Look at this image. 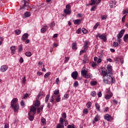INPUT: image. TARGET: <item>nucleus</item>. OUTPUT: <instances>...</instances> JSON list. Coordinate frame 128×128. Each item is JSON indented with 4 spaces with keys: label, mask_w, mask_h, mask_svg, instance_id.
Here are the masks:
<instances>
[{
    "label": "nucleus",
    "mask_w": 128,
    "mask_h": 128,
    "mask_svg": "<svg viewBox=\"0 0 128 128\" xmlns=\"http://www.w3.org/2000/svg\"><path fill=\"white\" fill-rule=\"evenodd\" d=\"M102 73L103 76L102 78L104 84H110L116 82V80L110 76L112 74V66L108 65L107 70H102Z\"/></svg>",
    "instance_id": "f257e3e1"
},
{
    "label": "nucleus",
    "mask_w": 128,
    "mask_h": 128,
    "mask_svg": "<svg viewBox=\"0 0 128 128\" xmlns=\"http://www.w3.org/2000/svg\"><path fill=\"white\" fill-rule=\"evenodd\" d=\"M11 106L14 112H16L18 110L20 105L18 104V98H14L12 100Z\"/></svg>",
    "instance_id": "f03ea898"
},
{
    "label": "nucleus",
    "mask_w": 128,
    "mask_h": 128,
    "mask_svg": "<svg viewBox=\"0 0 128 128\" xmlns=\"http://www.w3.org/2000/svg\"><path fill=\"white\" fill-rule=\"evenodd\" d=\"M52 98H54L56 100V102H60V94H53Z\"/></svg>",
    "instance_id": "7ed1b4c3"
},
{
    "label": "nucleus",
    "mask_w": 128,
    "mask_h": 128,
    "mask_svg": "<svg viewBox=\"0 0 128 128\" xmlns=\"http://www.w3.org/2000/svg\"><path fill=\"white\" fill-rule=\"evenodd\" d=\"M28 8V3L26 1H24L23 6L20 7V10H26Z\"/></svg>",
    "instance_id": "20e7f679"
},
{
    "label": "nucleus",
    "mask_w": 128,
    "mask_h": 128,
    "mask_svg": "<svg viewBox=\"0 0 128 128\" xmlns=\"http://www.w3.org/2000/svg\"><path fill=\"white\" fill-rule=\"evenodd\" d=\"M78 73L76 71L74 72L71 74V76L74 80H76L78 78Z\"/></svg>",
    "instance_id": "39448f33"
},
{
    "label": "nucleus",
    "mask_w": 128,
    "mask_h": 128,
    "mask_svg": "<svg viewBox=\"0 0 128 128\" xmlns=\"http://www.w3.org/2000/svg\"><path fill=\"white\" fill-rule=\"evenodd\" d=\"M8 66L3 65L1 66L0 70H1L2 72H6V70H8Z\"/></svg>",
    "instance_id": "423d86ee"
},
{
    "label": "nucleus",
    "mask_w": 128,
    "mask_h": 128,
    "mask_svg": "<svg viewBox=\"0 0 128 128\" xmlns=\"http://www.w3.org/2000/svg\"><path fill=\"white\" fill-rule=\"evenodd\" d=\"M104 118L108 120V122H110L112 120V116L109 114H106L104 116Z\"/></svg>",
    "instance_id": "0eeeda50"
},
{
    "label": "nucleus",
    "mask_w": 128,
    "mask_h": 128,
    "mask_svg": "<svg viewBox=\"0 0 128 128\" xmlns=\"http://www.w3.org/2000/svg\"><path fill=\"white\" fill-rule=\"evenodd\" d=\"M30 114H36V108L34 106H32L30 108Z\"/></svg>",
    "instance_id": "6e6552de"
},
{
    "label": "nucleus",
    "mask_w": 128,
    "mask_h": 128,
    "mask_svg": "<svg viewBox=\"0 0 128 128\" xmlns=\"http://www.w3.org/2000/svg\"><path fill=\"white\" fill-rule=\"evenodd\" d=\"M28 119L30 120V122H32V120H34V114L30 113V112H29L28 113Z\"/></svg>",
    "instance_id": "1a4fd4ad"
},
{
    "label": "nucleus",
    "mask_w": 128,
    "mask_h": 128,
    "mask_svg": "<svg viewBox=\"0 0 128 128\" xmlns=\"http://www.w3.org/2000/svg\"><path fill=\"white\" fill-rule=\"evenodd\" d=\"M125 30H121L119 34L117 35V38H122V36H124V34Z\"/></svg>",
    "instance_id": "9d476101"
},
{
    "label": "nucleus",
    "mask_w": 128,
    "mask_h": 128,
    "mask_svg": "<svg viewBox=\"0 0 128 128\" xmlns=\"http://www.w3.org/2000/svg\"><path fill=\"white\" fill-rule=\"evenodd\" d=\"M116 0H112L110 3V8H116Z\"/></svg>",
    "instance_id": "9b49d317"
},
{
    "label": "nucleus",
    "mask_w": 128,
    "mask_h": 128,
    "mask_svg": "<svg viewBox=\"0 0 128 128\" xmlns=\"http://www.w3.org/2000/svg\"><path fill=\"white\" fill-rule=\"evenodd\" d=\"M88 72V70H84V68H83L81 71V74L82 76H84Z\"/></svg>",
    "instance_id": "f8f14e48"
},
{
    "label": "nucleus",
    "mask_w": 128,
    "mask_h": 128,
    "mask_svg": "<svg viewBox=\"0 0 128 128\" xmlns=\"http://www.w3.org/2000/svg\"><path fill=\"white\" fill-rule=\"evenodd\" d=\"M98 38H100V40H104V42H106V36L100 35V34H98Z\"/></svg>",
    "instance_id": "ddd939ff"
},
{
    "label": "nucleus",
    "mask_w": 128,
    "mask_h": 128,
    "mask_svg": "<svg viewBox=\"0 0 128 128\" xmlns=\"http://www.w3.org/2000/svg\"><path fill=\"white\" fill-rule=\"evenodd\" d=\"M28 38V33L24 34L22 36V40L24 42Z\"/></svg>",
    "instance_id": "4468645a"
},
{
    "label": "nucleus",
    "mask_w": 128,
    "mask_h": 128,
    "mask_svg": "<svg viewBox=\"0 0 128 128\" xmlns=\"http://www.w3.org/2000/svg\"><path fill=\"white\" fill-rule=\"evenodd\" d=\"M88 42H86L84 45L83 50H85V52H86V50H88Z\"/></svg>",
    "instance_id": "2eb2a0df"
},
{
    "label": "nucleus",
    "mask_w": 128,
    "mask_h": 128,
    "mask_svg": "<svg viewBox=\"0 0 128 128\" xmlns=\"http://www.w3.org/2000/svg\"><path fill=\"white\" fill-rule=\"evenodd\" d=\"M80 22H82V20L80 19L74 20V24H80Z\"/></svg>",
    "instance_id": "dca6fc26"
},
{
    "label": "nucleus",
    "mask_w": 128,
    "mask_h": 128,
    "mask_svg": "<svg viewBox=\"0 0 128 128\" xmlns=\"http://www.w3.org/2000/svg\"><path fill=\"white\" fill-rule=\"evenodd\" d=\"M34 106H37L38 108V106H40V100H36L34 102Z\"/></svg>",
    "instance_id": "f3484780"
},
{
    "label": "nucleus",
    "mask_w": 128,
    "mask_h": 128,
    "mask_svg": "<svg viewBox=\"0 0 128 128\" xmlns=\"http://www.w3.org/2000/svg\"><path fill=\"white\" fill-rule=\"evenodd\" d=\"M112 93H110L105 96V98L106 100H110V98H112Z\"/></svg>",
    "instance_id": "a211bd4d"
},
{
    "label": "nucleus",
    "mask_w": 128,
    "mask_h": 128,
    "mask_svg": "<svg viewBox=\"0 0 128 128\" xmlns=\"http://www.w3.org/2000/svg\"><path fill=\"white\" fill-rule=\"evenodd\" d=\"M56 128H64V124H58L56 125Z\"/></svg>",
    "instance_id": "6ab92c4d"
},
{
    "label": "nucleus",
    "mask_w": 128,
    "mask_h": 128,
    "mask_svg": "<svg viewBox=\"0 0 128 128\" xmlns=\"http://www.w3.org/2000/svg\"><path fill=\"white\" fill-rule=\"evenodd\" d=\"M24 16L25 18H30V12H26L24 13Z\"/></svg>",
    "instance_id": "aec40b11"
},
{
    "label": "nucleus",
    "mask_w": 128,
    "mask_h": 128,
    "mask_svg": "<svg viewBox=\"0 0 128 128\" xmlns=\"http://www.w3.org/2000/svg\"><path fill=\"white\" fill-rule=\"evenodd\" d=\"M100 120V115L96 114L94 118V122H98Z\"/></svg>",
    "instance_id": "412c9836"
},
{
    "label": "nucleus",
    "mask_w": 128,
    "mask_h": 128,
    "mask_svg": "<svg viewBox=\"0 0 128 128\" xmlns=\"http://www.w3.org/2000/svg\"><path fill=\"white\" fill-rule=\"evenodd\" d=\"M70 10L68 9H64V14H70Z\"/></svg>",
    "instance_id": "4be33fe9"
},
{
    "label": "nucleus",
    "mask_w": 128,
    "mask_h": 128,
    "mask_svg": "<svg viewBox=\"0 0 128 128\" xmlns=\"http://www.w3.org/2000/svg\"><path fill=\"white\" fill-rule=\"evenodd\" d=\"M124 41L125 42H126L128 40V34H126L124 35Z\"/></svg>",
    "instance_id": "5701e85b"
},
{
    "label": "nucleus",
    "mask_w": 128,
    "mask_h": 128,
    "mask_svg": "<svg viewBox=\"0 0 128 128\" xmlns=\"http://www.w3.org/2000/svg\"><path fill=\"white\" fill-rule=\"evenodd\" d=\"M10 50L12 54H14L16 52V46H12L10 47Z\"/></svg>",
    "instance_id": "b1692460"
},
{
    "label": "nucleus",
    "mask_w": 128,
    "mask_h": 128,
    "mask_svg": "<svg viewBox=\"0 0 128 128\" xmlns=\"http://www.w3.org/2000/svg\"><path fill=\"white\" fill-rule=\"evenodd\" d=\"M95 106L96 108V109L98 110V112H100V104H95Z\"/></svg>",
    "instance_id": "393cba45"
},
{
    "label": "nucleus",
    "mask_w": 128,
    "mask_h": 128,
    "mask_svg": "<svg viewBox=\"0 0 128 128\" xmlns=\"http://www.w3.org/2000/svg\"><path fill=\"white\" fill-rule=\"evenodd\" d=\"M100 18L102 20H106L108 18V15L105 14V15H102L100 17Z\"/></svg>",
    "instance_id": "a878e982"
},
{
    "label": "nucleus",
    "mask_w": 128,
    "mask_h": 128,
    "mask_svg": "<svg viewBox=\"0 0 128 128\" xmlns=\"http://www.w3.org/2000/svg\"><path fill=\"white\" fill-rule=\"evenodd\" d=\"M96 4V0H91L90 6H94Z\"/></svg>",
    "instance_id": "bb28decb"
},
{
    "label": "nucleus",
    "mask_w": 128,
    "mask_h": 128,
    "mask_svg": "<svg viewBox=\"0 0 128 128\" xmlns=\"http://www.w3.org/2000/svg\"><path fill=\"white\" fill-rule=\"evenodd\" d=\"M25 55L26 56H28V57L32 56V52H26Z\"/></svg>",
    "instance_id": "cd10ccee"
},
{
    "label": "nucleus",
    "mask_w": 128,
    "mask_h": 128,
    "mask_svg": "<svg viewBox=\"0 0 128 128\" xmlns=\"http://www.w3.org/2000/svg\"><path fill=\"white\" fill-rule=\"evenodd\" d=\"M92 102H88L87 104H86V107L88 108H90V107L92 106Z\"/></svg>",
    "instance_id": "c85d7f7f"
},
{
    "label": "nucleus",
    "mask_w": 128,
    "mask_h": 128,
    "mask_svg": "<svg viewBox=\"0 0 128 128\" xmlns=\"http://www.w3.org/2000/svg\"><path fill=\"white\" fill-rule=\"evenodd\" d=\"M48 76H50V72H48L44 75V78H48Z\"/></svg>",
    "instance_id": "c756f323"
},
{
    "label": "nucleus",
    "mask_w": 128,
    "mask_h": 128,
    "mask_svg": "<svg viewBox=\"0 0 128 128\" xmlns=\"http://www.w3.org/2000/svg\"><path fill=\"white\" fill-rule=\"evenodd\" d=\"M64 118H60L59 120V122L60 124H64Z\"/></svg>",
    "instance_id": "7c9ffc66"
},
{
    "label": "nucleus",
    "mask_w": 128,
    "mask_h": 128,
    "mask_svg": "<svg viewBox=\"0 0 128 128\" xmlns=\"http://www.w3.org/2000/svg\"><path fill=\"white\" fill-rule=\"evenodd\" d=\"M72 48L73 50H77V48H76V43H74L72 44Z\"/></svg>",
    "instance_id": "2f4dec72"
},
{
    "label": "nucleus",
    "mask_w": 128,
    "mask_h": 128,
    "mask_svg": "<svg viewBox=\"0 0 128 128\" xmlns=\"http://www.w3.org/2000/svg\"><path fill=\"white\" fill-rule=\"evenodd\" d=\"M55 26H56V23L54 22H52L50 24V28H54Z\"/></svg>",
    "instance_id": "473e14b6"
},
{
    "label": "nucleus",
    "mask_w": 128,
    "mask_h": 128,
    "mask_svg": "<svg viewBox=\"0 0 128 128\" xmlns=\"http://www.w3.org/2000/svg\"><path fill=\"white\" fill-rule=\"evenodd\" d=\"M60 90H56L54 91V94H60Z\"/></svg>",
    "instance_id": "72a5a7b5"
},
{
    "label": "nucleus",
    "mask_w": 128,
    "mask_h": 128,
    "mask_svg": "<svg viewBox=\"0 0 128 128\" xmlns=\"http://www.w3.org/2000/svg\"><path fill=\"white\" fill-rule=\"evenodd\" d=\"M20 32H22V30H15V33L17 35L20 34Z\"/></svg>",
    "instance_id": "f704fd0d"
},
{
    "label": "nucleus",
    "mask_w": 128,
    "mask_h": 128,
    "mask_svg": "<svg viewBox=\"0 0 128 128\" xmlns=\"http://www.w3.org/2000/svg\"><path fill=\"white\" fill-rule=\"evenodd\" d=\"M118 46V42H113V46L116 48Z\"/></svg>",
    "instance_id": "c9c22d12"
},
{
    "label": "nucleus",
    "mask_w": 128,
    "mask_h": 128,
    "mask_svg": "<svg viewBox=\"0 0 128 128\" xmlns=\"http://www.w3.org/2000/svg\"><path fill=\"white\" fill-rule=\"evenodd\" d=\"M96 84H98V82H96V81L90 82L91 86H96Z\"/></svg>",
    "instance_id": "e433bc0d"
},
{
    "label": "nucleus",
    "mask_w": 128,
    "mask_h": 128,
    "mask_svg": "<svg viewBox=\"0 0 128 128\" xmlns=\"http://www.w3.org/2000/svg\"><path fill=\"white\" fill-rule=\"evenodd\" d=\"M49 98H50V94H48L45 98V102H48Z\"/></svg>",
    "instance_id": "4c0bfd02"
},
{
    "label": "nucleus",
    "mask_w": 128,
    "mask_h": 128,
    "mask_svg": "<svg viewBox=\"0 0 128 128\" xmlns=\"http://www.w3.org/2000/svg\"><path fill=\"white\" fill-rule=\"evenodd\" d=\"M96 10V6H94L91 8L90 10L91 12H94Z\"/></svg>",
    "instance_id": "58836bf2"
},
{
    "label": "nucleus",
    "mask_w": 128,
    "mask_h": 128,
    "mask_svg": "<svg viewBox=\"0 0 128 128\" xmlns=\"http://www.w3.org/2000/svg\"><path fill=\"white\" fill-rule=\"evenodd\" d=\"M22 46L20 45L18 46V52H20L22 51Z\"/></svg>",
    "instance_id": "ea45409f"
},
{
    "label": "nucleus",
    "mask_w": 128,
    "mask_h": 128,
    "mask_svg": "<svg viewBox=\"0 0 128 128\" xmlns=\"http://www.w3.org/2000/svg\"><path fill=\"white\" fill-rule=\"evenodd\" d=\"M83 112H84V114H88V110L86 108H84L83 110Z\"/></svg>",
    "instance_id": "a19ab883"
},
{
    "label": "nucleus",
    "mask_w": 128,
    "mask_h": 128,
    "mask_svg": "<svg viewBox=\"0 0 128 128\" xmlns=\"http://www.w3.org/2000/svg\"><path fill=\"white\" fill-rule=\"evenodd\" d=\"M74 86L75 88L78 86V81H76L74 82Z\"/></svg>",
    "instance_id": "79ce46f5"
},
{
    "label": "nucleus",
    "mask_w": 128,
    "mask_h": 128,
    "mask_svg": "<svg viewBox=\"0 0 128 128\" xmlns=\"http://www.w3.org/2000/svg\"><path fill=\"white\" fill-rule=\"evenodd\" d=\"M40 32H42V34H44V33L46 32V28H42L40 30Z\"/></svg>",
    "instance_id": "37998d69"
},
{
    "label": "nucleus",
    "mask_w": 128,
    "mask_h": 128,
    "mask_svg": "<svg viewBox=\"0 0 128 128\" xmlns=\"http://www.w3.org/2000/svg\"><path fill=\"white\" fill-rule=\"evenodd\" d=\"M62 118H64V120H66V112H64L62 114Z\"/></svg>",
    "instance_id": "c03bdc74"
},
{
    "label": "nucleus",
    "mask_w": 128,
    "mask_h": 128,
    "mask_svg": "<svg viewBox=\"0 0 128 128\" xmlns=\"http://www.w3.org/2000/svg\"><path fill=\"white\" fill-rule=\"evenodd\" d=\"M68 128H76L74 127V124H72V125L68 124L67 126Z\"/></svg>",
    "instance_id": "a18cd8bd"
},
{
    "label": "nucleus",
    "mask_w": 128,
    "mask_h": 128,
    "mask_svg": "<svg viewBox=\"0 0 128 128\" xmlns=\"http://www.w3.org/2000/svg\"><path fill=\"white\" fill-rule=\"evenodd\" d=\"M82 31L83 32V34H86L88 32V30H86V28H82Z\"/></svg>",
    "instance_id": "49530a36"
},
{
    "label": "nucleus",
    "mask_w": 128,
    "mask_h": 128,
    "mask_svg": "<svg viewBox=\"0 0 128 128\" xmlns=\"http://www.w3.org/2000/svg\"><path fill=\"white\" fill-rule=\"evenodd\" d=\"M91 96H93V97L96 96V91H93L91 93Z\"/></svg>",
    "instance_id": "de8ad7c7"
},
{
    "label": "nucleus",
    "mask_w": 128,
    "mask_h": 128,
    "mask_svg": "<svg viewBox=\"0 0 128 128\" xmlns=\"http://www.w3.org/2000/svg\"><path fill=\"white\" fill-rule=\"evenodd\" d=\"M126 16V14L123 16L122 19V22H124Z\"/></svg>",
    "instance_id": "09e8293b"
},
{
    "label": "nucleus",
    "mask_w": 128,
    "mask_h": 128,
    "mask_svg": "<svg viewBox=\"0 0 128 128\" xmlns=\"http://www.w3.org/2000/svg\"><path fill=\"white\" fill-rule=\"evenodd\" d=\"M128 12V9H126L123 10V14H126Z\"/></svg>",
    "instance_id": "8fccbe9b"
},
{
    "label": "nucleus",
    "mask_w": 128,
    "mask_h": 128,
    "mask_svg": "<svg viewBox=\"0 0 128 128\" xmlns=\"http://www.w3.org/2000/svg\"><path fill=\"white\" fill-rule=\"evenodd\" d=\"M98 66V64H96V62H93L92 64V68H94V66Z\"/></svg>",
    "instance_id": "3c124183"
},
{
    "label": "nucleus",
    "mask_w": 128,
    "mask_h": 128,
    "mask_svg": "<svg viewBox=\"0 0 128 128\" xmlns=\"http://www.w3.org/2000/svg\"><path fill=\"white\" fill-rule=\"evenodd\" d=\"M28 96V94H24L23 96V98H27Z\"/></svg>",
    "instance_id": "603ef678"
},
{
    "label": "nucleus",
    "mask_w": 128,
    "mask_h": 128,
    "mask_svg": "<svg viewBox=\"0 0 128 128\" xmlns=\"http://www.w3.org/2000/svg\"><path fill=\"white\" fill-rule=\"evenodd\" d=\"M84 76H85V78H90V75L88 74H86Z\"/></svg>",
    "instance_id": "864d4df0"
},
{
    "label": "nucleus",
    "mask_w": 128,
    "mask_h": 128,
    "mask_svg": "<svg viewBox=\"0 0 128 128\" xmlns=\"http://www.w3.org/2000/svg\"><path fill=\"white\" fill-rule=\"evenodd\" d=\"M66 10H70V4H68L66 6Z\"/></svg>",
    "instance_id": "5fc2aeb1"
},
{
    "label": "nucleus",
    "mask_w": 128,
    "mask_h": 128,
    "mask_svg": "<svg viewBox=\"0 0 128 128\" xmlns=\"http://www.w3.org/2000/svg\"><path fill=\"white\" fill-rule=\"evenodd\" d=\"M84 52H85L84 50H82L80 51V56H82V54H84Z\"/></svg>",
    "instance_id": "6e6d98bb"
},
{
    "label": "nucleus",
    "mask_w": 128,
    "mask_h": 128,
    "mask_svg": "<svg viewBox=\"0 0 128 128\" xmlns=\"http://www.w3.org/2000/svg\"><path fill=\"white\" fill-rule=\"evenodd\" d=\"M117 42H118V44H120V42H122V39H120V38H118Z\"/></svg>",
    "instance_id": "4d7b16f0"
},
{
    "label": "nucleus",
    "mask_w": 128,
    "mask_h": 128,
    "mask_svg": "<svg viewBox=\"0 0 128 128\" xmlns=\"http://www.w3.org/2000/svg\"><path fill=\"white\" fill-rule=\"evenodd\" d=\"M81 30H82V29H80V28H79L78 30H76V32L77 34H80Z\"/></svg>",
    "instance_id": "13d9d810"
},
{
    "label": "nucleus",
    "mask_w": 128,
    "mask_h": 128,
    "mask_svg": "<svg viewBox=\"0 0 128 128\" xmlns=\"http://www.w3.org/2000/svg\"><path fill=\"white\" fill-rule=\"evenodd\" d=\"M58 82H60V78H57L56 80V84H58Z\"/></svg>",
    "instance_id": "bf43d9fd"
},
{
    "label": "nucleus",
    "mask_w": 128,
    "mask_h": 128,
    "mask_svg": "<svg viewBox=\"0 0 128 128\" xmlns=\"http://www.w3.org/2000/svg\"><path fill=\"white\" fill-rule=\"evenodd\" d=\"M98 23H96V24L94 26V28H98Z\"/></svg>",
    "instance_id": "052dcab7"
},
{
    "label": "nucleus",
    "mask_w": 128,
    "mask_h": 128,
    "mask_svg": "<svg viewBox=\"0 0 128 128\" xmlns=\"http://www.w3.org/2000/svg\"><path fill=\"white\" fill-rule=\"evenodd\" d=\"M54 100L56 99L52 98V96L50 100V102H54Z\"/></svg>",
    "instance_id": "680f3d73"
},
{
    "label": "nucleus",
    "mask_w": 128,
    "mask_h": 128,
    "mask_svg": "<svg viewBox=\"0 0 128 128\" xmlns=\"http://www.w3.org/2000/svg\"><path fill=\"white\" fill-rule=\"evenodd\" d=\"M20 105L22 106H24V100L21 101Z\"/></svg>",
    "instance_id": "e2e57ef3"
},
{
    "label": "nucleus",
    "mask_w": 128,
    "mask_h": 128,
    "mask_svg": "<svg viewBox=\"0 0 128 128\" xmlns=\"http://www.w3.org/2000/svg\"><path fill=\"white\" fill-rule=\"evenodd\" d=\"M64 122H65L64 126H68V120H64Z\"/></svg>",
    "instance_id": "0e129e2a"
},
{
    "label": "nucleus",
    "mask_w": 128,
    "mask_h": 128,
    "mask_svg": "<svg viewBox=\"0 0 128 128\" xmlns=\"http://www.w3.org/2000/svg\"><path fill=\"white\" fill-rule=\"evenodd\" d=\"M42 124H44L46 122V119L44 118H42Z\"/></svg>",
    "instance_id": "69168bd1"
},
{
    "label": "nucleus",
    "mask_w": 128,
    "mask_h": 128,
    "mask_svg": "<svg viewBox=\"0 0 128 128\" xmlns=\"http://www.w3.org/2000/svg\"><path fill=\"white\" fill-rule=\"evenodd\" d=\"M40 108H38L37 109V114H40Z\"/></svg>",
    "instance_id": "338daca9"
},
{
    "label": "nucleus",
    "mask_w": 128,
    "mask_h": 128,
    "mask_svg": "<svg viewBox=\"0 0 128 128\" xmlns=\"http://www.w3.org/2000/svg\"><path fill=\"white\" fill-rule=\"evenodd\" d=\"M4 128H10V126H8V124H5Z\"/></svg>",
    "instance_id": "774afa93"
}]
</instances>
